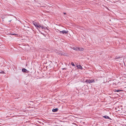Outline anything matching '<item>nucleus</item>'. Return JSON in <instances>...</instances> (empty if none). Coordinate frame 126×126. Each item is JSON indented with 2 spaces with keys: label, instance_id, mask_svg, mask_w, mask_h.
Masks as SVG:
<instances>
[{
  "label": "nucleus",
  "instance_id": "9",
  "mask_svg": "<svg viewBox=\"0 0 126 126\" xmlns=\"http://www.w3.org/2000/svg\"><path fill=\"white\" fill-rule=\"evenodd\" d=\"M74 50H77L78 49V48H77V47H73V48H72Z\"/></svg>",
  "mask_w": 126,
  "mask_h": 126
},
{
  "label": "nucleus",
  "instance_id": "1",
  "mask_svg": "<svg viewBox=\"0 0 126 126\" xmlns=\"http://www.w3.org/2000/svg\"><path fill=\"white\" fill-rule=\"evenodd\" d=\"M33 24L37 29H38V28H41L42 29H43L44 28V27L43 25H41L40 24H39L33 21Z\"/></svg>",
  "mask_w": 126,
  "mask_h": 126
},
{
  "label": "nucleus",
  "instance_id": "16",
  "mask_svg": "<svg viewBox=\"0 0 126 126\" xmlns=\"http://www.w3.org/2000/svg\"><path fill=\"white\" fill-rule=\"evenodd\" d=\"M11 21V20H10V21H9L10 22Z\"/></svg>",
  "mask_w": 126,
  "mask_h": 126
},
{
  "label": "nucleus",
  "instance_id": "12",
  "mask_svg": "<svg viewBox=\"0 0 126 126\" xmlns=\"http://www.w3.org/2000/svg\"><path fill=\"white\" fill-rule=\"evenodd\" d=\"M0 73L3 74H4L5 73L3 71H1V72H0Z\"/></svg>",
  "mask_w": 126,
  "mask_h": 126
},
{
  "label": "nucleus",
  "instance_id": "6",
  "mask_svg": "<svg viewBox=\"0 0 126 126\" xmlns=\"http://www.w3.org/2000/svg\"><path fill=\"white\" fill-rule=\"evenodd\" d=\"M78 49L79 51H83L84 50L83 48L80 47H78Z\"/></svg>",
  "mask_w": 126,
  "mask_h": 126
},
{
  "label": "nucleus",
  "instance_id": "10",
  "mask_svg": "<svg viewBox=\"0 0 126 126\" xmlns=\"http://www.w3.org/2000/svg\"><path fill=\"white\" fill-rule=\"evenodd\" d=\"M71 64L72 66H75V64H74V63L73 62H71Z\"/></svg>",
  "mask_w": 126,
  "mask_h": 126
},
{
  "label": "nucleus",
  "instance_id": "15",
  "mask_svg": "<svg viewBox=\"0 0 126 126\" xmlns=\"http://www.w3.org/2000/svg\"><path fill=\"white\" fill-rule=\"evenodd\" d=\"M64 13V14H66V13Z\"/></svg>",
  "mask_w": 126,
  "mask_h": 126
},
{
  "label": "nucleus",
  "instance_id": "13",
  "mask_svg": "<svg viewBox=\"0 0 126 126\" xmlns=\"http://www.w3.org/2000/svg\"><path fill=\"white\" fill-rule=\"evenodd\" d=\"M79 66V68L81 69L82 68V66L80 65Z\"/></svg>",
  "mask_w": 126,
  "mask_h": 126
},
{
  "label": "nucleus",
  "instance_id": "3",
  "mask_svg": "<svg viewBox=\"0 0 126 126\" xmlns=\"http://www.w3.org/2000/svg\"><path fill=\"white\" fill-rule=\"evenodd\" d=\"M60 33H62L63 34H66L68 33V31H65V30H63L62 31H60Z\"/></svg>",
  "mask_w": 126,
  "mask_h": 126
},
{
  "label": "nucleus",
  "instance_id": "7",
  "mask_svg": "<svg viewBox=\"0 0 126 126\" xmlns=\"http://www.w3.org/2000/svg\"><path fill=\"white\" fill-rule=\"evenodd\" d=\"M58 54H59L61 55H65L64 53L62 52H59L58 53Z\"/></svg>",
  "mask_w": 126,
  "mask_h": 126
},
{
  "label": "nucleus",
  "instance_id": "8",
  "mask_svg": "<svg viewBox=\"0 0 126 126\" xmlns=\"http://www.w3.org/2000/svg\"><path fill=\"white\" fill-rule=\"evenodd\" d=\"M22 71L23 72H26L27 70L25 68H23L22 69Z\"/></svg>",
  "mask_w": 126,
  "mask_h": 126
},
{
  "label": "nucleus",
  "instance_id": "11",
  "mask_svg": "<svg viewBox=\"0 0 126 126\" xmlns=\"http://www.w3.org/2000/svg\"><path fill=\"white\" fill-rule=\"evenodd\" d=\"M122 91L121 90H116L115 91L116 92H119L120 91Z\"/></svg>",
  "mask_w": 126,
  "mask_h": 126
},
{
  "label": "nucleus",
  "instance_id": "2",
  "mask_svg": "<svg viewBox=\"0 0 126 126\" xmlns=\"http://www.w3.org/2000/svg\"><path fill=\"white\" fill-rule=\"evenodd\" d=\"M85 82L89 83H92L93 82H94V80L93 79H92L91 80L88 79H86Z\"/></svg>",
  "mask_w": 126,
  "mask_h": 126
},
{
  "label": "nucleus",
  "instance_id": "17",
  "mask_svg": "<svg viewBox=\"0 0 126 126\" xmlns=\"http://www.w3.org/2000/svg\"><path fill=\"white\" fill-rule=\"evenodd\" d=\"M65 69V68H64L63 69Z\"/></svg>",
  "mask_w": 126,
  "mask_h": 126
},
{
  "label": "nucleus",
  "instance_id": "14",
  "mask_svg": "<svg viewBox=\"0 0 126 126\" xmlns=\"http://www.w3.org/2000/svg\"><path fill=\"white\" fill-rule=\"evenodd\" d=\"M56 31L57 32H58V31H60L59 30H58V29H57L56 30Z\"/></svg>",
  "mask_w": 126,
  "mask_h": 126
},
{
  "label": "nucleus",
  "instance_id": "5",
  "mask_svg": "<svg viewBox=\"0 0 126 126\" xmlns=\"http://www.w3.org/2000/svg\"><path fill=\"white\" fill-rule=\"evenodd\" d=\"M58 108H55L52 109V111L53 112H55L58 111Z\"/></svg>",
  "mask_w": 126,
  "mask_h": 126
},
{
  "label": "nucleus",
  "instance_id": "4",
  "mask_svg": "<svg viewBox=\"0 0 126 126\" xmlns=\"http://www.w3.org/2000/svg\"><path fill=\"white\" fill-rule=\"evenodd\" d=\"M103 117L105 119H108L110 120H111V119L109 116H103Z\"/></svg>",
  "mask_w": 126,
  "mask_h": 126
}]
</instances>
